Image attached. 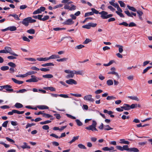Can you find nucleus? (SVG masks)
I'll list each match as a JSON object with an SVG mask.
<instances>
[{
  "label": "nucleus",
  "instance_id": "nucleus-10",
  "mask_svg": "<svg viewBox=\"0 0 152 152\" xmlns=\"http://www.w3.org/2000/svg\"><path fill=\"white\" fill-rule=\"evenodd\" d=\"M66 83L70 85H76L77 84V82L75 80L72 79H70L69 80H66Z\"/></svg>",
  "mask_w": 152,
  "mask_h": 152
},
{
  "label": "nucleus",
  "instance_id": "nucleus-36",
  "mask_svg": "<svg viewBox=\"0 0 152 152\" xmlns=\"http://www.w3.org/2000/svg\"><path fill=\"white\" fill-rule=\"evenodd\" d=\"M114 62V61L113 60H111L107 64H103V66H108L112 64Z\"/></svg>",
  "mask_w": 152,
  "mask_h": 152
},
{
  "label": "nucleus",
  "instance_id": "nucleus-17",
  "mask_svg": "<svg viewBox=\"0 0 152 152\" xmlns=\"http://www.w3.org/2000/svg\"><path fill=\"white\" fill-rule=\"evenodd\" d=\"M37 60L39 61H46L49 60L48 57L42 58L39 57L37 58Z\"/></svg>",
  "mask_w": 152,
  "mask_h": 152
},
{
  "label": "nucleus",
  "instance_id": "nucleus-62",
  "mask_svg": "<svg viewBox=\"0 0 152 152\" xmlns=\"http://www.w3.org/2000/svg\"><path fill=\"white\" fill-rule=\"evenodd\" d=\"M14 113H15V110H12V111L9 112L7 114L9 115H12Z\"/></svg>",
  "mask_w": 152,
  "mask_h": 152
},
{
  "label": "nucleus",
  "instance_id": "nucleus-53",
  "mask_svg": "<svg viewBox=\"0 0 152 152\" xmlns=\"http://www.w3.org/2000/svg\"><path fill=\"white\" fill-rule=\"evenodd\" d=\"M8 122V121H6L4 122L2 124V126L4 127H7V124Z\"/></svg>",
  "mask_w": 152,
  "mask_h": 152
},
{
  "label": "nucleus",
  "instance_id": "nucleus-59",
  "mask_svg": "<svg viewBox=\"0 0 152 152\" xmlns=\"http://www.w3.org/2000/svg\"><path fill=\"white\" fill-rule=\"evenodd\" d=\"M84 47V45H79L76 46L75 47V48L76 49H80Z\"/></svg>",
  "mask_w": 152,
  "mask_h": 152
},
{
  "label": "nucleus",
  "instance_id": "nucleus-47",
  "mask_svg": "<svg viewBox=\"0 0 152 152\" xmlns=\"http://www.w3.org/2000/svg\"><path fill=\"white\" fill-rule=\"evenodd\" d=\"M77 146L79 148L81 149H86V147L81 144H78Z\"/></svg>",
  "mask_w": 152,
  "mask_h": 152
},
{
  "label": "nucleus",
  "instance_id": "nucleus-7",
  "mask_svg": "<svg viewBox=\"0 0 152 152\" xmlns=\"http://www.w3.org/2000/svg\"><path fill=\"white\" fill-rule=\"evenodd\" d=\"M4 49L5 53H9L10 55L16 56H18V55L15 52L12 51V49L11 48L6 47L4 48Z\"/></svg>",
  "mask_w": 152,
  "mask_h": 152
},
{
  "label": "nucleus",
  "instance_id": "nucleus-41",
  "mask_svg": "<svg viewBox=\"0 0 152 152\" xmlns=\"http://www.w3.org/2000/svg\"><path fill=\"white\" fill-rule=\"evenodd\" d=\"M123 151L126 150L129 151L130 148H129L128 146V145H124L123 147Z\"/></svg>",
  "mask_w": 152,
  "mask_h": 152
},
{
  "label": "nucleus",
  "instance_id": "nucleus-56",
  "mask_svg": "<svg viewBox=\"0 0 152 152\" xmlns=\"http://www.w3.org/2000/svg\"><path fill=\"white\" fill-rule=\"evenodd\" d=\"M35 125V124L34 123H32V124H27L26 126V129H27L28 127H31L32 126H34Z\"/></svg>",
  "mask_w": 152,
  "mask_h": 152
},
{
  "label": "nucleus",
  "instance_id": "nucleus-20",
  "mask_svg": "<svg viewBox=\"0 0 152 152\" xmlns=\"http://www.w3.org/2000/svg\"><path fill=\"white\" fill-rule=\"evenodd\" d=\"M122 10H118L116 11V13L121 18H124V16L122 13Z\"/></svg>",
  "mask_w": 152,
  "mask_h": 152
},
{
  "label": "nucleus",
  "instance_id": "nucleus-34",
  "mask_svg": "<svg viewBox=\"0 0 152 152\" xmlns=\"http://www.w3.org/2000/svg\"><path fill=\"white\" fill-rule=\"evenodd\" d=\"M68 60V58H64L60 59H57L56 61L58 62H63L66 61Z\"/></svg>",
  "mask_w": 152,
  "mask_h": 152
},
{
  "label": "nucleus",
  "instance_id": "nucleus-6",
  "mask_svg": "<svg viewBox=\"0 0 152 152\" xmlns=\"http://www.w3.org/2000/svg\"><path fill=\"white\" fill-rule=\"evenodd\" d=\"M31 78L26 80V82H37L39 80H41V78L37 77L34 75H32L31 76Z\"/></svg>",
  "mask_w": 152,
  "mask_h": 152
},
{
  "label": "nucleus",
  "instance_id": "nucleus-49",
  "mask_svg": "<svg viewBox=\"0 0 152 152\" xmlns=\"http://www.w3.org/2000/svg\"><path fill=\"white\" fill-rule=\"evenodd\" d=\"M82 27L83 28H86L87 29H89L91 28L89 23H88V24L83 26H82Z\"/></svg>",
  "mask_w": 152,
  "mask_h": 152
},
{
  "label": "nucleus",
  "instance_id": "nucleus-1",
  "mask_svg": "<svg viewBox=\"0 0 152 152\" xmlns=\"http://www.w3.org/2000/svg\"><path fill=\"white\" fill-rule=\"evenodd\" d=\"M64 72L66 73L69 74L66 76V78H73L75 74L81 75H82L83 74V71H71L69 69H66L64 70Z\"/></svg>",
  "mask_w": 152,
  "mask_h": 152
},
{
  "label": "nucleus",
  "instance_id": "nucleus-3",
  "mask_svg": "<svg viewBox=\"0 0 152 152\" xmlns=\"http://www.w3.org/2000/svg\"><path fill=\"white\" fill-rule=\"evenodd\" d=\"M36 22V20L32 19L31 17H28L23 19L22 22V23L26 26H27L29 23H34Z\"/></svg>",
  "mask_w": 152,
  "mask_h": 152
},
{
  "label": "nucleus",
  "instance_id": "nucleus-48",
  "mask_svg": "<svg viewBox=\"0 0 152 152\" xmlns=\"http://www.w3.org/2000/svg\"><path fill=\"white\" fill-rule=\"evenodd\" d=\"M45 10H36L33 12V14L34 15L37 14H39L42 11H43Z\"/></svg>",
  "mask_w": 152,
  "mask_h": 152
},
{
  "label": "nucleus",
  "instance_id": "nucleus-39",
  "mask_svg": "<svg viewBox=\"0 0 152 152\" xmlns=\"http://www.w3.org/2000/svg\"><path fill=\"white\" fill-rule=\"evenodd\" d=\"M77 125L79 126H80L83 125L82 123L79 119H76L75 120Z\"/></svg>",
  "mask_w": 152,
  "mask_h": 152
},
{
  "label": "nucleus",
  "instance_id": "nucleus-26",
  "mask_svg": "<svg viewBox=\"0 0 152 152\" xmlns=\"http://www.w3.org/2000/svg\"><path fill=\"white\" fill-rule=\"evenodd\" d=\"M129 152H138L139 151V150L137 148H130Z\"/></svg>",
  "mask_w": 152,
  "mask_h": 152
},
{
  "label": "nucleus",
  "instance_id": "nucleus-14",
  "mask_svg": "<svg viewBox=\"0 0 152 152\" xmlns=\"http://www.w3.org/2000/svg\"><path fill=\"white\" fill-rule=\"evenodd\" d=\"M12 86L10 85H5V89H6V91L10 92H14L13 90L12 89H10V88H11Z\"/></svg>",
  "mask_w": 152,
  "mask_h": 152
},
{
  "label": "nucleus",
  "instance_id": "nucleus-12",
  "mask_svg": "<svg viewBox=\"0 0 152 152\" xmlns=\"http://www.w3.org/2000/svg\"><path fill=\"white\" fill-rule=\"evenodd\" d=\"M121 108L124 109L125 110H129L130 109V105L126 104H124L123 106L121 107Z\"/></svg>",
  "mask_w": 152,
  "mask_h": 152
},
{
  "label": "nucleus",
  "instance_id": "nucleus-55",
  "mask_svg": "<svg viewBox=\"0 0 152 152\" xmlns=\"http://www.w3.org/2000/svg\"><path fill=\"white\" fill-rule=\"evenodd\" d=\"M66 115L68 118H70L73 119H76L75 117L72 116V115L68 114H66Z\"/></svg>",
  "mask_w": 152,
  "mask_h": 152
},
{
  "label": "nucleus",
  "instance_id": "nucleus-19",
  "mask_svg": "<svg viewBox=\"0 0 152 152\" xmlns=\"http://www.w3.org/2000/svg\"><path fill=\"white\" fill-rule=\"evenodd\" d=\"M48 58L49 60L51 59H55L59 58H60L59 56L57 55H53Z\"/></svg>",
  "mask_w": 152,
  "mask_h": 152
},
{
  "label": "nucleus",
  "instance_id": "nucleus-11",
  "mask_svg": "<svg viewBox=\"0 0 152 152\" xmlns=\"http://www.w3.org/2000/svg\"><path fill=\"white\" fill-rule=\"evenodd\" d=\"M72 19H69L65 21L63 24L65 25H71L73 24L74 22L73 21Z\"/></svg>",
  "mask_w": 152,
  "mask_h": 152
},
{
  "label": "nucleus",
  "instance_id": "nucleus-31",
  "mask_svg": "<svg viewBox=\"0 0 152 152\" xmlns=\"http://www.w3.org/2000/svg\"><path fill=\"white\" fill-rule=\"evenodd\" d=\"M120 141L121 142H120V143H123L126 144L128 145L129 144V142L127 141H126L124 139H121L120 140Z\"/></svg>",
  "mask_w": 152,
  "mask_h": 152
},
{
  "label": "nucleus",
  "instance_id": "nucleus-4",
  "mask_svg": "<svg viewBox=\"0 0 152 152\" xmlns=\"http://www.w3.org/2000/svg\"><path fill=\"white\" fill-rule=\"evenodd\" d=\"M96 122L94 120H93L92 124L86 127L85 128L88 130H91L92 131H97L96 128Z\"/></svg>",
  "mask_w": 152,
  "mask_h": 152
},
{
  "label": "nucleus",
  "instance_id": "nucleus-16",
  "mask_svg": "<svg viewBox=\"0 0 152 152\" xmlns=\"http://www.w3.org/2000/svg\"><path fill=\"white\" fill-rule=\"evenodd\" d=\"M37 107L41 110L48 109H49V107L45 105H38L37 106Z\"/></svg>",
  "mask_w": 152,
  "mask_h": 152
},
{
  "label": "nucleus",
  "instance_id": "nucleus-43",
  "mask_svg": "<svg viewBox=\"0 0 152 152\" xmlns=\"http://www.w3.org/2000/svg\"><path fill=\"white\" fill-rule=\"evenodd\" d=\"M9 69V67L7 66H3L1 67V69L3 71L8 70Z\"/></svg>",
  "mask_w": 152,
  "mask_h": 152
},
{
  "label": "nucleus",
  "instance_id": "nucleus-25",
  "mask_svg": "<svg viewBox=\"0 0 152 152\" xmlns=\"http://www.w3.org/2000/svg\"><path fill=\"white\" fill-rule=\"evenodd\" d=\"M15 107L17 108H22L23 107V105L19 103H16L15 105Z\"/></svg>",
  "mask_w": 152,
  "mask_h": 152
},
{
  "label": "nucleus",
  "instance_id": "nucleus-63",
  "mask_svg": "<svg viewBox=\"0 0 152 152\" xmlns=\"http://www.w3.org/2000/svg\"><path fill=\"white\" fill-rule=\"evenodd\" d=\"M91 41V40L90 39H86L84 42L83 43L84 44H87Z\"/></svg>",
  "mask_w": 152,
  "mask_h": 152
},
{
  "label": "nucleus",
  "instance_id": "nucleus-37",
  "mask_svg": "<svg viewBox=\"0 0 152 152\" xmlns=\"http://www.w3.org/2000/svg\"><path fill=\"white\" fill-rule=\"evenodd\" d=\"M66 28H59L57 27L55 28H53V30L55 31H58L59 30H65Z\"/></svg>",
  "mask_w": 152,
  "mask_h": 152
},
{
  "label": "nucleus",
  "instance_id": "nucleus-22",
  "mask_svg": "<svg viewBox=\"0 0 152 152\" xmlns=\"http://www.w3.org/2000/svg\"><path fill=\"white\" fill-rule=\"evenodd\" d=\"M128 98L131 99L135 100L137 101H139L140 100L136 96H128Z\"/></svg>",
  "mask_w": 152,
  "mask_h": 152
},
{
  "label": "nucleus",
  "instance_id": "nucleus-9",
  "mask_svg": "<svg viewBox=\"0 0 152 152\" xmlns=\"http://www.w3.org/2000/svg\"><path fill=\"white\" fill-rule=\"evenodd\" d=\"M115 0H113L109 2V3L110 4L113 6L115 8H116L117 10H121L120 7L118 3H115Z\"/></svg>",
  "mask_w": 152,
  "mask_h": 152
},
{
  "label": "nucleus",
  "instance_id": "nucleus-27",
  "mask_svg": "<svg viewBox=\"0 0 152 152\" xmlns=\"http://www.w3.org/2000/svg\"><path fill=\"white\" fill-rule=\"evenodd\" d=\"M27 91V90L26 89H21V90H19L18 91H15L14 92H15L17 93H24L26 92Z\"/></svg>",
  "mask_w": 152,
  "mask_h": 152
},
{
  "label": "nucleus",
  "instance_id": "nucleus-29",
  "mask_svg": "<svg viewBox=\"0 0 152 152\" xmlns=\"http://www.w3.org/2000/svg\"><path fill=\"white\" fill-rule=\"evenodd\" d=\"M8 28L9 30L11 31H15L17 29L16 27L14 26L9 27Z\"/></svg>",
  "mask_w": 152,
  "mask_h": 152
},
{
  "label": "nucleus",
  "instance_id": "nucleus-57",
  "mask_svg": "<svg viewBox=\"0 0 152 152\" xmlns=\"http://www.w3.org/2000/svg\"><path fill=\"white\" fill-rule=\"evenodd\" d=\"M120 25H123L125 26H128V24L126 22H123L119 24Z\"/></svg>",
  "mask_w": 152,
  "mask_h": 152
},
{
  "label": "nucleus",
  "instance_id": "nucleus-21",
  "mask_svg": "<svg viewBox=\"0 0 152 152\" xmlns=\"http://www.w3.org/2000/svg\"><path fill=\"white\" fill-rule=\"evenodd\" d=\"M108 74H112L115 75L118 78H119V76L117 72H115V71H110L109 72H108L107 73Z\"/></svg>",
  "mask_w": 152,
  "mask_h": 152
},
{
  "label": "nucleus",
  "instance_id": "nucleus-24",
  "mask_svg": "<svg viewBox=\"0 0 152 152\" xmlns=\"http://www.w3.org/2000/svg\"><path fill=\"white\" fill-rule=\"evenodd\" d=\"M42 77L44 78L49 79L53 78V76L51 74H47L43 75Z\"/></svg>",
  "mask_w": 152,
  "mask_h": 152
},
{
  "label": "nucleus",
  "instance_id": "nucleus-8",
  "mask_svg": "<svg viewBox=\"0 0 152 152\" xmlns=\"http://www.w3.org/2000/svg\"><path fill=\"white\" fill-rule=\"evenodd\" d=\"M83 99L85 101H87L90 102H93L94 100L92 98V95L91 94H88L85 96L83 97Z\"/></svg>",
  "mask_w": 152,
  "mask_h": 152
},
{
  "label": "nucleus",
  "instance_id": "nucleus-50",
  "mask_svg": "<svg viewBox=\"0 0 152 152\" xmlns=\"http://www.w3.org/2000/svg\"><path fill=\"white\" fill-rule=\"evenodd\" d=\"M8 65L12 67H15L16 66L15 64L12 62H10L8 64Z\"/></svg>",
  "mask_w": 152,
  "mask_h": 152
},
{
  "label": "nucleus",
  "instance_id": "nucleus-13",
  "mask_svg": "<svg viewBox=\"0 0 152 152\" xmlns=\"http://www.w3.org/2000/svg\"><path fill=\"white\" fill-rule=\"evenodd\" d=\"M80 14V12L79 11H78L76 12L74 15L71 14L70 15V16L73 19H75L76 18V16H78Z\"/></svg>",
  "mask_w": 152,
  "mask_h": 152
},
{
  "label": "nucleus",
  "instance_id": "nucleus-60",
  "mask_svg": "<svg viewBox=\"0 0 152 152\" xmlns=\"http://www.w3.org/2000/svg\"><path fill=\"white\" fill-rule=\"evenodd\" d=\"M40 70L42 71L46 72L47 71H49L50 70V69H47L46 68H41Z\"/></svg>",
  "mask_w": 152,
  "mask_h": 152
},
{
  "label": "nucleus",
  "instance_id": "nucleus-42",
  "mask_svg": "<svg viewBox=\"0 0 152 152\" xmlns=\"http://www.w3.org/2000/svg\"><path fill=\"white\" fill-rule=\"evenodd\" d=\"M118 2L120 4V6L121 7H125V4L122 1H118Z\"/></svg>",
  "mask_w": 152,
  "mask_h": 152
},
{
  "label": "nucleus",
  "instance_id": "nucleus-51",
  "mask_svg": "<svg viewBox=\"0 0 152 152\" xmlns=\"http://www.w3.org/2000/svg\"><path fill=\"white\" fill-rule=\"evenodd\" d=\"M6 139L7 140V141H8L11 142L12 143H14L15 142V141L14 140H13L10 139V138L8 137H6Z\"/></svg>",
  "mask_w": 152,
  "mask_h": 152
},
{
  "label": "nucleus",
  "instance_id": "nucleus-15",
  "mask_svg": "<svg viewBox=\"0 0 152 152\" xmlns=\"http://www.w3.org/2000/svg\"><path fill=\"white\" fill-rule=\"evenodd\" d=\"M23 144V145L20 146V147L22 148L25 149L26 148L30 149V147L28 145V144L27 143L24 142Z\"/></svg>",
  "mask_w": 152,
  "mask_h": 152
},
{
  "label": "nucleus",
  "instance_id": "nucleus-5",
  "mask_svg": "<svg viewBox=\"0 0 152 152\" xmlns=\"http://www.w3.org/2000/svg\"><path fill=\"white\" fill-rule=\"evenodd\" d=\"M99 14L101 15V17L102 19H106L112 17L113 15L112 14H108V13L105 11H102L99 12Z\"/></svg>",
  "mask_w": 152,
  "mask_h": 152
},
{
  "label": "nucleus",
  "instance_id": "nucleus-58",
  "mask_svg": "<svg viewBox=\"0 0 152 152\" xmlns=\"http://www.w3.org/2000/svg\"><path fill=\"white\" fill-rule=\"evenodd\" d=\"M128 26H129L130 27L136 26V24L134 22H132L128 24Z\"/></svg>",
  "mask_w": 152,
  "mask_h": 152
},
{
  "label": "nucleus",
  "instance_id": "nucleus-64",
  "mask_svg": "<svg viewBox=\"0 0 152 152\" xmlns=\"http://www.w3.org/2000/svg\"><path fill=\"white\" fill-rule=\"evenodd\" d=\"M54 115L56 117V118L58 119H60L61 117L59 114H55Z\"/></svg>",
  "mask_w": 152,
  "mask_h": 152
},
{
  "label": "nucleus",
  "instance_id": "nucleus-28",
  "mask_svg": "<svg viewBox=\"0 0 152 152\" xmlns=\"http://www.w3.org/2000/svg\"><path fill=\"white\" fill-rule=\"evenodd\" d=\"M54 64H53V63H47L45 64H42L41 65V66H42L43 67H46L47 66H54Z\"/></svg>",
  "mask_w": 152,
  "mask_h": 152
},
{
  "label": "nucleus",
  "instance_id": "nucleus-45",
  "mask_svg": "<svg viewBox=\"0 0 152 152\" xmlns=\"http://www.w3.org/2000/svg\"><path fill=\"white\" fill-rule=\"evenodd\" d=\"M25 60H27L31 61H36V60L34 58H25Z\"/></svg>",
  "mask_w": 152,
  "mask_h": 152
},
{
  "label": "nucleus",
  "instance_id": "nucleus-18",
  "mask_svg": "<svg viewBox=\"0 0 152 152\" xmlns=\"http://www.w3.org/2000/svg\"><path fill=\"white\" fill-rule=\"evenodd\" d=\"M12 80L15 83L18 84H22L23 83V81L18 80L14 78H12Z\"/></svg>",
  "mask_w": 152,
  "mask_h": 152
},
{
  "label": "nucleus",
  "instance_id": "nucleus-35",
  "mask_svg": "<svg viewBox=\"0 0 152 152\" xmlns=\"http://www.w3.org/2000/svg\"><path fill=\"white\" fill-rule=\"evenodd\" d=\"M107 84L109 86L112 85L113 84V81L112 80H108L107 81Z\"/></svg>",
  "mask_w": 152,
  "mask_h": 152
},
{
  "label": "nucleus",
  "instance_id": "nucleus-33",
  "mask_svg": "<svg viewBox=\"0 0 152 152\" xmlns=\"http://www.w3.org/2000/svg\"><path fill=\"white\" fill-rule=\"evenodd\" d=\"M112 129H113V128L110 127L109 125L104 126V130L108 131Z\"/></svg>",
  "mask_w": 152,
  "mask_h": 152
},
{
  "label": "nucleus",
  "instance_id": "nucleus-23",
  "mask_svg": "<svg viewBox=\"0 0 152 152\" xmlns=\"http://www.w3.org/2000/svg\"><path fill=\"white\" fill-rule=\"evenodd\" d=\"M9 16H12L15 18V19H16L17 20H20V19L19 18V17H18V15L16 14H10L9 15Z\"/></svg>",
  "mask_w": 152,
  "mask_h": 152
},
{
  "label": "nucleus",
  "instance_id": "nucleus-40",
  "mask_svg": "<svg viewBox=\"0 0 152 152\" xmlns=\"http://www.w3.org/2000/svg\"><path fill=\"white\" fill-rule=\"evenodd\" d=\"M116 99L115 97L113 96H108L106 98V99L107 100H114Z\"/></svg>",
  "mask_w": 152,
  "mask_h": 152
},
{
  "label": "nucleus",
  "instance_id": "nucleus-54",
  "mask_svg": "<svg viewBox=\"0 0 152 152\" xmlns=\"http://www.w3.org/2000/svg\"><path fill=\"white\" fill-rule=\"evenodd\" d=\"M59 96L64 98H68V96L66 94H60L59 95Z\"/></svg>",
  "mask_w": 152,
  "mask_h": 152
},
{
  "label": "nucleus",
  "instance_id": "nucleus-52",
  "mask_svg": "<svg viewBox=\"0 0 152 152\" xmlns=\"http://www.w3.org/2000/svg\"><path fill=\"white\" fill-rule=\"evenodd\" d=\"M22 39L23 41H26L29 42L30 41V40L28 38H27L26 36H24L23 37Z\"/></svg>",
  "mask_w": 152,
  "mask_h": 152
},
{
  "label": "nucleus",
  "instance_id": "nucleus-44",
  "mask_svg": "<svg viewBox=\"0 0 152 152\" xmlns=\"http://www.w3.org/2000/svg\"><path fill=\"white\" fill-rule=\"evenodd\" d=\"M94 14L93 12H92L86 13L85 14V17L88 16L90 15H91Z\"/></svg>",
  "mask_w": 152,
  "mask_h": 152
},
{
  "label": "nucleus",
  "instance_id": "nucleus-32",
  "mask_svg": "<svg viewBox=\"0 0 152 152\" xmlns=\"http://www.w3.org/2000/svg\"><path fill=\"white\" fill-rule=\"evenodd\" d=\"M27 32L30 34H34L35 33V30L33 29H30L27 30Z\"/></svg>",
  "mask_w": 152,
  "mask_h": 152
},
{
  "label": "nucleus",
  "instance_id": "nucleus-38",
  "mask_svg": "<svg viewBox=\"0 0 152 152\" xmlns=\"http://www.w3.org/2000/svg\"><path fill=\"white\" fill-rule=\"evenodd\" d=\"M43 117H44L45 118H49L52 117L53 116L52 115H50L48 114H46L45 113H43Z\"/></svg>",
  "mask_w": 152,
  "mask_h": 152
},
{
  "label": "nucleus",
  "instance_id": "nucleus-46",
  "mask_svg": "<svg viewBox=\"0 0 152 152\" xmlns=\"http://www.w3.org/2000/svg\"><path fill=\"white\" fill-rule=\"evenodd\" d=\"M152 67V66H149L147 67L142 72L143 74L145 73L149 69Z\"/></svg>",
  "mask_w": 152,
  "mask_h": 152
},
{
  "label": "nucleus",
  "instance_id": "nucleus-30",
  "mask_svg": "<svg viewBox=\"0 0 152 152\" xmlns=\"http://www.w3.org/2000/svg\"><path fill=\"white\" fill-rule=\"evenodd\" d=\"M79 137V136H78L76 137H74L69 142V143L70 144L72 143V142H75L76 140H78Z\"/></svg>",
  "mask_w": 152,
  "mask_h": 152
},
{
  "label": "nucleus",
  "instance_id": "nucleus-2",
  "mask_svg": "<svg viewBox=\"0 0 152 152\" xmlns=\"http://www.w3.org/2000/svg\"><path fill=\"white\" fill-rule=\"evenodd\" d=\"M70 0H63L61 3L65 4L64 6V8L67 10H75L76 7L74 5L72 4V1H69Z\"/></svg>",
  "mask_w": 152,
  "mask_h": 152
},
{
  "label": "nucleus",
  "instance_id": "nucleus-61",
  "mask_svg": "<svg viewBox=\"0 0 152 152\" xmlns=\"http://www.w3.org/2000/svg\"><path fill=\"white\" fill-rule=\"evenodd\" d=\"M10 107L9 106H8L7 105H3L2 106H1L0 107V108L1 109H8V108H9Z\"/></svg>",
  "mask_w": 152,
  "mask_h": 152
}]
</instances>
